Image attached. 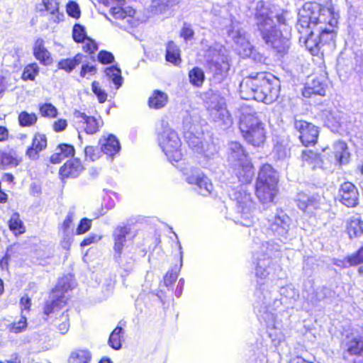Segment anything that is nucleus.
<instances>
[{"label": "nucleus", "mask_w": 363, "mask_h": 363, "mask_svg": "<svg viewBox=\"0 0 363 363\" xmlns=\"http://www.w3.org/2000/svg\"><path fill=\"white\" fill-rule=\"evenodd\" d=\"M249 157L246 150L239 142H231L228 151V160L236 163Z\"/></svg>", "instance_id": "cd10ccee"}, {"label": "nucleus", "mask_w": 363, "mask_h": 363, "mask_svg": "<svg viewBox=\"0 0 363 363\" xmlns=\"http://www.w3.org/2000/svg\"><path fill=\"white\" fill-rule=\"evenodd\" d=\"M130 233L128 225H120L116 228L113 237V250L120 257L126 242V236Z\"/></svg>", "instance_id": "aec40b11"}, {"label": "nucleus", "mask_w": 363, "mask_h": 363, "mask_svg": "<svg viewBox=\"0 0 363 363\" xmlns=\"http://www.w3.org/2000/svg\"><path fill=\"white\" fill-rule=\"evenodd\" d=\"M92 220L88 218H82L76 228V235H82L87 233L91 228Z\"/></svg>", "instance_id": "864d4df0"}, {"label": "nucleus", "mask_w": 363, "mask_h": 363, "mask_svg": "<svg viewBox=\"0 0 363 363\" xmlns=\"http://www.w3.org/2000/svg\"><path fill=\"white\" fill-rule=\"evenodd\" d=\"M12 245L6 247L3 256L0 258V269L1 271H8L11 260Z\"/></svg>", "instance_id": "3c124183"}, {"label": "nucleus", "mask_w": 363, "mask_h": 363, "mask_svg": "<svg viewBox=\"0 0 363 363\" xmlns=\"http://www.w3.org/2000/svg\"><path fill=\"white\" fill-rule=\"evenodd\" d=\"M91 352L86 347H78L72 350L67 358V363H91Z\"/></svg>", "instance_id": "b1692460"}, {"label": "nucleus", "mask_w": 363, "mask_h": 363, "mask_svg": "<svg viewBox=\"0 0 363 363\" xmlns=\"http://www.w3.org/2000/svg\"><path fill=\"white\" fill-rule=\"evenodd\" d=\"M68 312L69 308H67L58 317H55L54 319V325L61 335L66 334L70 327V319Z\"/></svg>", "instance_id": "c9c22d12"}, {"label": "nucleus", "mask_w": 363, "mask_h": 363, "mask_svg": "<svg viewBox=\"0 0 363 363\" xmlns=\"http://www.w3.org/2000/svg\"><path fill=\"white\" fill-rule=\"evenodd\" d=\"M40 74V67L36 62L26 65L21 74V79L23 82H35Z\"/></svg>", "instance_id": "f704fd0d"}, {"label": "nucleus", "mask_w": 363, "mask_h": 363, "mask_svg": "<svg viewBox=\"0 0 363 363\" xmlns=\"http://www.w3.org/2000/svg\"><path fill=\"white\" fill-rule=\"evenodd\" d=\"M85 169L84 164L78 157L67 160L59 169V178L64 182L68 179L77 178Z\"/></svg>", "instance_id": "9b49d317"}, {"label": "nucleus", "mask_w": 363, "mask_h": 363, "mask_svg": "<svg viewBox=\"0 0 363 363\" xmlns=\"http://www.w3.org/2000/svg\"><path fill=\"white\" fill-rule=\"evenodd\" d=\"M43 11L48 12L52 16L54 23H59L62 21L64 15L60 12L59 3L54 0H42Z\"/></svg>", "instance_id": "2f4dec72"}, {"label": "nucleus", "mask_w": 363, "mask_h": 363, "mask_svg": "<svg viewBox=\"0 0 363 363\" xmlns=\"http://www.w3.org/2000/svg\"><path fill=\"white\" fill-rule=\"evenodd\" d=\"M287 219L286 215H276L269 224V230L274 236H284L289 231V225Z\"/></svg>", "instance_id": "412c9836"}, {"label": "nucleus", "mask_w": 363, "mask_h": 363, "mask_svg": "<svg viewBox=\"0 0 363 363\" xmlns=\"http://www.w3.org/2000/svg\"><path fill=\"white\" fill-rule=\"evenodd\" d=\"M38 118L35 113H28L26 111L20 112L18 115V123L20 127L28 128L37 124Z\"/></svg>", "instance_id": "e433bc0d"}, {"label": "nucleus", "mask_w": 363, "mask_h": 363, "mask_svg": "<svg viewBox=\"0 0 363 363\" xmlns=\"http://www.w3.org/2000/svg\"><path fill=\"white\" fill-rule=\"evenodd\" d=\"M340 202L348 207L354 208L359 205V193L357 187L351 182H345L338 189Z\"/></svg>", "instance_id": "9d476101"}, {"label": "nucleus", "mask_w": 363, "mask_h": 363, "mask_svg": "<svg viewBox=\"0 0 363 363\" xmlns=\"http://www.w3.org/2000/svg\"><path fill=\"white\" fill-rule=\"evenodd\" d=\"M67 127V121L64 118H59L52 124V128L55 133L64 131Z\"/></svg>", "instance_id": "052dcab7"}, {"label": "nucleus", "mask_w": 363, "mask_h": 363, "mask_svg": "<svg viewBox=\"0 0 363 363\" xmlns=\"http://www.w3.org/2000/svg\"><path fill=\"white\" fill-rule=\"evenodd\" d=\"M345 262L348 266H357L363 263V245L353 254L347 256Z\"/></svg>", "instance_id": "a18cd8bd"}, {"label": "nucleus", "mask_w": 363, "mask_h": 363, "mask_svg": "<svg viewBox=\"0 0 363 363\" xmlns=\"http://www.w3.org/2000/svg\"><path fill=\"white\" fill-rule=\"evenodd\" d=\"M233 172L241 184H250L255 176V167L250 157L235 163Z\"/></svg>", "instance_id": "ddd939ff"}, {"label": "nucleus", "mask_w": 363, "mask_h": 363, "mask_svg": "<svg viewBox=\"0 0 363 363\" xmlns=\"http://www.w3.org/2000/svg\"><path fill=\"white\" fill-rule=\"evenodd\" d=\"M48 147V138L44 133L36 132L33 134L30 145L26 149V156L30 160H38L40 153Z\"/></svg>", "instance_id": "f8f14e48"}, {"label": "nucleus", "mask_w": 363, "mask_h": 363, "mask_svg": "<svg viewBox=\"0 0 363 363\" xmlns=\"http://www.w3.org/2000/svg\"><path fill=\"white\" fill-rule=\"evenodd\" d=\"M182 0H153L151 9L155 13H164L170 8L177 6Z\"/></svg>", "instance_id": "473e14b6"}, {"label": "nucleus", "mask_w": 363, "mask_h": 363, "mask_svg": "<svg viewBox=\"0 0 363 363\" xmlns=\"http://www.w3.org/2000/svg\"><path fill=\"white\" fill-rule=\"evenodd\" d=\"M66 12L67 15L74 19H78L81 16V10L78 4L74 1H69L66 5Z\"/></svg>", "instance_id": "8fccbe9b"}, {"label": "nucleus", "mask_w": 363, "mask_h": 363, "mask_svg": "<svg viewBox=\"0 0 363 363\" xmlns=\"http://www.w3.org/2000/svg\"><path fill=\"white\" fill-rule=\"evenodd\" d=\"M110 13L117 19H124L127 16L126 11L121 6L112 7L110 9Z\"/></svg>", "instance_id": "e2e57ef3"}, {"label": "nucleus", "mask_w": 363, "mask_h": 363, "mask_svg": "<svg viewBox=\"0 0 363 363\" xmlns=\"http://www.w3.org/2000/svg\"><path fill=\"white\" fill-rule=\"evenodd\" d=\"M57 152L50 157V162L53 164H60L62 160L67 158H74L76 150L72 145L68 143H60L56 148Z\"/></svg>", "instance_id": "f3484780"}, {"label": "nucleus", "mask_w": 363, "mask_h": 363, "mask_svg": "<svg viewBox=\"0 0 363 363\" xmlns=\"http://www.w3.org/2000/svg\"><path fill=\"white\" fill-rule=\"evenodd\" d=\"M91 91L96 96L97 100L99 104H104L107 101L108 94L107 92L102 89L100 84L97 81H94L91 82Z\"/></svg>", "instance_id": "49530a36"}, {"label": "nucleus", "mask_w": 363, "mask_h": 363, "mask_svg": "<svg viewBox=\"0 0 363 363\" xmlns=\"http://www.w3.org/2000/svg\"><path fill=\"white\" fill-rule=\"evenodd\" d=\"M346 230L350 238H357L363 234V220L358 218L348 220Z\"/></svg>", "instance_id": "72a5a7b5"}, {"label": "nucleus", "mask_w": 363, "mask_h": 363, "mask_svg": "<svg viewBox=\"0 0 363 363\" xmlns=\"http://www.w3.org/2000/svg\"><path fill=\"white\" fill-rule=\"evenodd\" d=\"M84 152L85 160L94 162L100 157V152L96 147L91 145L86 146Z\"/></svg>", "instance_id": "5fc2aeb1"}, {"label": "nucleus", "mask_w": 363, "mask_h": 363, "mask_svg": "<svg viewBox=\"0 0 363 363\" xmlns=\"http://www.w3.org/2000/svg\"><path fill=\"white\" fill-rule=\"evenodd\" d=\"M279 178L277 171L269 164H263L255 183V195L262 203L274 201L279 194Z\"/></svg>", "instance_id": "39448f33"}, {"label": "nucleus", "mask_w": 363, "mask_h": 363, "mask_svg": "<svg viewBox=\"0 0 363 363\" xmlns=\"http://www.w3.org/2000/svg\"><path fill=\"white\" fill-rule=\"evenodd\" d=\"M179 36L182 38L185 41L193 39L194 36V30L192 29L190 25L184 23L182 26Z\"/></svg>", "instance_id": "4d7b16f0"}, {"label": "nucleus", "mask_w": 363, "mask_h": 363, "mask_svg": "<svg viewBox=\"0 0 363 363\" xmlns=\"http://www.w3.org/2000/svg\"><path fill=\"white\" fill-rule=\"evenodd\" d=\"M33 55L41 65L49 66L53 62L52 54L45 47V42L41 38H37L34 42Z\"/></svg>", "instance_id": "2eb2a0df"}, {"label": "nucleus", "mask_w": 363, "mask_h": 363, "mask_svg": "<svg viewBox=\"0 0 363 363\" xmlns=\"http://www.w3.org/2000/svg\"><path fill=\"white\" fill-rule=\"evenodd\" d=\"M72 36L73 40L76 43H80L86 40L89 36L87 35L85 27L79 23H75L73 26Z\"/></svg>", "instance_id": "c03bdc74"}, {"label": "nucleus", "mask_w": 363, "mask_h": 363, "mask_svg": "<svg viewBox=\"0 0 363 363\" xmlns=\"http://www.w3.org/2000/svg\"><path fill=\"white\" fill-rule=\"evenodd\" d=\"M22 157L13 150L0 152V169L16 167L22 162Z\"/></svg>", "instance_id": "5701e85b"}, {"label": "nucleus", "mask_w": 363, "mask_h": 363, "mask_svg": "<svg viewBox=\"0 0 363 363\" xmlns=\"http://www.w3.org/2000/svg\"><path fill=\"white\" fill-rule=\"evenodd\" d=\"M162 130L157 133L158 144L170 162H179L183 158L182 142L179 134L168 122H161Z\"/></svg>", "instance_id": "423d86ee"}, {"label": "nucleus", "mask_w": 363, "mask_h": 363, "mask_svg": "<svg viewBox=\"0 0 363 363\" xmlns=\"http://www.w3.org/2000/svg\"><path fill=\"white\" fill-rule=\"evenodd\" d=\"M99 144L100 145L101 151L111 158L118 154L121 150L120 142L113 134L101 137Z\"/></svg>", "instance_id": "dca6fc26"}, {"label": "nucleus", "mask_w": 363, "mask_h": 363, "mask_svg": "<svg viewBox=\"0 0 363 363\" xmlns=\"http://www.w3.org/2000/svg\"><path fill=\"white\" fill-rule=\"evenodd\" d=\"M330 156L339 165L347 164L350 162V153L347 143L343 141L335 142L330 152Z\"/></svg>", "instance_id": "a211bd4d"}, {"label": "nucleus", "mask_w": 363, "mask_h": 363, "mask_svg": "<svg viewBox=\"0 0 363 363\" xmlns=\"http://www.w3.org/2000/svg\"><path fill=\"white\" fill-rule=\"evenodd\" d=\"M301 159L304 164L310 165L313 169L320 167L323 163L320 154L317 153L312 150H303Z\"/></svg>", "instance_id": "7c9ffc66"}, {"label": "nucleus", "mask_w": 363, "mask_h": 363, "mask_svg": "<svg viewBox=\"0 0 363 363\" xmlns=\"http://www.w3.org/2000/svg\"><path fill=\"white\" fill-rule=\"evenodd\" d=\"M97 60L102 65H109L114 62L115 57L112 52L101 50L97 54Z\"/></svg>", "instance_id": "603ef678"}, {"label": "nucleus", "mask_w": 363, "mask_h": 363, "mask_svg": "<svg viewBox=\"0 0 363 363\" xmlns=\"http://www.w3.org/2000/svg\"><path fill=\"white\" fill-rule=\"evenodd\" d=\"M178 278V273L176 271H168L164 276V283L166 286H172Z\"/></svg>", "instance_id": "13d9d810"}, {"label": "nucleus", "mask_w": 363, "mask_h": 363, "mask_svg": "<svg viewBox=\"0 0 363 363\" xmlns=\"http://www.w3.org/2000/svg\"><path fill=\"white\" fill-rule=\"evenodd\" d=\"M96 72L97 69L95 65L86 63L82 65L79 75L82 78H84L86 74H89L91 75H94Z\"/></svg>", "instance_id": "bf43d9fd"}, {"label": "nucleus", "mask_w": 363, "mask_h": 363, "mask_svg": "<svg viewBox=\"0 0 363 363\" xmlns=\"http://www.w3.org/2000/svg\"><path fill=\"white\" fill-rule=\"evenodd\" d=\"M165 60L174 66L182 63L181 50L172 40H169L166 45Z\"/></svg>", "instance_id": "bb28decb"}, {"label": "nucleus", "mask_w": 363, "mask_h": 363, "mask_svg": "<svg viewBox=\"0 0 363 363\" xmlns=\"http://www.w3.org/2000/svg\"><path fill=\"white\" fill-rule=\"evenodd\" d=\"M168 95L159 89L154 90L147 100L150 109L159 110L164 108L168 103Z\"/></svg>", "instance_id": "393cba45"}, {"label": "nucleus", "mask_w": 363, "mask_h": 363, "mask_svg": "<svg viewBox=\"0 0 363 363\" xmlns=\"http://www.w3.org/2000/svg\"><path fill=\"white\" fill-rule=\"evenodd\" d=\"M189 82L195 87H201L205 81L204 72L199 67H194L188 73Z\"/></svg>", "instance_id": "4c0bfd02"}, {"label": "nucleus", "mask_w": 363, "mask_h": 363, "mask_svg": "<svg viewBox=\"0 0 363 363\" xmlns=\"http://www.w3.org/2000/svg\"><path fill=\"white\" fill-rule=\"evenodd\" d=\"M235 200L237 202L238 206L245 211L248 209L252 203L251 194L245 191H237L234 194Z\"/></svg>", "instance_id": "ea45409f"}, {"label": "nucleus", "mask_w": 363, "mask_h": 363, "mask_svg": "<svg viewBox=\"0 0 363 363\" xmlns=\"http://www.w3.org/2000/svg\"><path fill=\"white\" fill-rule=\"evenodd\" d=\"M74 123L76 128L83 130L88 135H94L100 130L103 125L101 117L87 116L84 112L74 110L73 112Z\"/></svg>", "instance_id": "1a4fd4ad"}, {"label": "nucleus", "mask_w": 363, "mask_h": 363, "mask_svg": "<svg viewBox=\"0 0 363 363\" xmlns=\"http://www.w3.org/2000/svg\"><path fill=\"white\" fill-rule=\"evenodd\" d=\"M325 94V86L318 78H314L311 84L304 87L303 95L305 97H311L312 95L324 96Z\"/></svg>", "instance_id": "c756f323"}, {"label": "nucleus", "mask_w": 363, "mask_h": 363, "mask_svg": "<svg viewBox=\"0 0 363 363\" xmlns=\"http://www.w3.org/2000/svg\"><path fill=\"white\" fill-rule=\"evenodd\" d=\"M82 50L89 56L92 57L98 50V45L96 41L90 37L86 38L82 43Z\"/></svg>", "instance_id": "09e8293b"}, {"label": "nucleus", "mask_w": 363, "mask_h": 363, "mask_svg": "<svg viewBox=\"0 0 363 363\" xmlns=\"http://www.w3.org/2000/svg\"><path fill=\"white\" fill-rule=\"evenodd\" d=\"M280 82L278 77L269 72L252 73L245 77L240 84V92L265 104H271L279 96Z\"/></svg>", "instance_id": "f03ea898"}, {"label": "nucleus", "mask_w": 363, "mask_h": 363, "mask_svg": "<svg viewBox=\"0 0 363 363\" xmlns=\"http://www.w3.org/2000/svg\"><path fill=\"white\" fill-rule=\"evenodd\" d=\"M101 239V237L96 234H90L84 238L80 242V247H84L91 244L97 242Z\"/></svg>", "instance_id": "680f3d73"}, {"label": "nucleus", "mask_w": 363, "mask_h": 363, "mask_svg": "<svg viewBox=\"0 0 363 363\" xmlns=\"http://www.w3.org/2000/svg\"><path fill=\"white\" fill-rule=\"evenodd\" d=\"M123 337V328L121 326L116 327L109 335L108 344L110 347L116 350L121 349Z\"/></svg>", "instance_id": "a19ab883"}, {"label": "nucleus", "mask_w": 363, "mask_h": 363, "mask_svg": "<svg viewBox=\"0 0 363 363\" xmlns=\"http://www.w3.org/2000/svg\"><path fill=\"white\" fill-rule=\"evenodd\" d=\"M295 201L298 208L304 212H310L318 208L317 200L304 192L298 193Z\"/></svg>", "instance_id": "4be33fe9"}, {"label": "nucleus", "mask_w": 363, "mask_h": 363, "mask_svg": "<svg viewBox=\"0 0 363 363\" xmlns=\"http://www.w3.org/2000/svg\"><path fill=\"white\" fill-rule=\"evenodd\" d=\"M362 333L354 335L352 333L345 336L343 342L345 353L351 357H360L363 354V325L361 326Z\"/></svg>", "instance_id": "4468645a"}, {"label": "nucleus", "mask_w": 363, "mask_h": 363, "mask_svg": "<svg viewBox=\"0 0 363 363\" xmlns=\"http://www.w3.org/2000/svg\"><path fill=\"white\" fill-rule=\"evenodd\" d=\"M273 13L263 2L257 5L255 18L257 30L264 41L279 57L288 52L289 40L284 37L280 30L273 24Z\"/></svg>", "instance_id": "7ed1b4c3"}, {"label": "nucleus", "mask_w": 363, "mask_h": 363, "mask_svg": "<svg viewBox=\"0 0 363 363\" xmlns=\"http://www.w3.org/2000/svg\"><path fill=\"white\" fill-rule=\"evenodd\" d=\"M83 57L84 55L82 53H77L73 57L61 59L58 61L57 67L58 69L70 73L82 62Z\"/></svg>", "instance_id": "c85d7f7f"}, {"label": "nucleus", "mask_w": 363, "mask_h": 363, "mask_svg": "<svg viewBox=\"0 0 363 363\" xmlns=\"http://www.w3.org/2000/svg\"><path fill=\"white\" fill-rule=\"evenodd\" d=\"M67 288L61 284H57L50 291V300L44 303L43 313L49 316L59 312L68 305L69 296Z\"/></svg>", "instance_id": "0eeeda50"}, {"label": "nucleus", "mask_w": 363, "mask_h": 363, "mask_svg": "<svg viewBox=\"0 0 363 363\" xmlns=\"http://www.w3.org/2000/svg\"><path fill=\"white\" fill-rule=\"evenodd\" d=\"M287 11L281 9L279 13H276L274 18L277 20L278 26H286L287 24Z\"/></svg>", "instance_id": "0e129e2a"}, {"label": "nucleus", "mask_w": 363, "mask_h": 363, "mask_svg": "<svg viewBox=\"0 0 363 363\" xmlns=\"http://www.w3.org/2000/svg\"><path fill=\"white\" fill-rule=\"evenodd\" d=\"M6 363H21V359L17 354H13L11 359L6 360Z\"/></svg>", "instance_id": "774afa93"}, {"label": "nucleus", "mask_w": 363, "mask_h": 363, "mask_svg": "<svg viewBox=\"0 0 363 363\" xmlns=\"http://www.w3.org/2000/svg\"><path fill=\"white\" fill-rule=\"evenodd\" d=\"M9 230L15 237L21 236L26 232V227L18 212H13L7 222Z\"/></svg>", "instance_id": "a878e982"}, {"label": "nucleus", "mask_w": 363, "mask_h": 363, "mask_svg": "<svg viewBox=\"0 0 363 363\" xmlns=\"http://www.w3.org/2000/svg\"><path fill=\"white\" fill-rule=\"evenodd\" d=\"M75 213L73 211H69L67 213L65 219L59 225V230L63 233H67L74 224L75 220Z\"/></svg>", "instance_id": "de8ad7c7"}, {"label": "nucleus", "mask_w": 363, "mask_h": 363, "mask_svg": "<svg viewBox=\"0 0 363 363\" xmlns=\"http://www.w3.org/2000/svg\"><path fill=\"white\" fill-rule=\"evenodd\" d=\"M38 110L42 117L55 118L58 115L57 108L51 103H43L38 105Z\"/></svg>", "instance_id": "37998d69"}, {"label": "nucleus", "mask_w": 363, "mask_h": 363, "mask_svg": "<svg viewBox=\"0 0 363 363\" xmlns=\"http://www.w3.org/2000/svg\"><path fill=\"white\" fill-rule=\"evenodd\" d=\"M9 129L4 125H0V143H4L10 139Z\"/></svg>", "instance_id": "69168bd1"}, {"label": "nucleus", "mask_w": 363, "mask_h": 363, "mask_svg": "<svg viewBox=\"0 0 363 363\" xmlns=\"http://www.w3.org/2000/svg\"><path fill=\"white\" fill-rule=\"evenodd\" d=\"M186 180L189 184L196 185L199 193L204 196L210 195L213 191V184L204 174L190 175Z\"/></svg>", "instance_id": "6ab92c4d"}, {"label": "nucleus", "mask_w": 363, "mask_h": 363, "mask_svg": "<svg viewBox=\"0 0 363 363\" xmlns=\"http://www.w3.org/2000/svg\"><path fill=\"white\" fill-rule=\"evenodd\" d=\"M337 3L338 0L308 1L298 12V29L301 33L308 31L304 45L312 55H323V48L335 41L340 19Z\"/></svg>", "instance_id": "f257e3e1"}, {"label": "nucleus", "mask_w": 363, "mask_h": 363, "mask_svg": "<svg viewBox=\"0 0 363 363\" xmlns=\"http://www.w3.org/2000/svg\"><path fill=\"white\" fill-rule=\"evenodd\" d=\"M104 72L107 78L111 81L116 89H118L123 84L121 70L116 66L113 65L106 67Z\"/></svg>", "instance_id": "58836bf2"}, {"label": "nucleus", "mask_w": 363, "mask_h": 363, "mask_svg": "<svg viewBox=\"0 0 363 363\" xmlns=\"http://www.w3.org/2000/svg\"><path fill=\"white\" fill-rule=\"evenodd\" d=\"M289 363H314L311 361H308L305 359L304 358L297 356L293 359H291Z\"/></svg>", "instance_id": "338daca9"}, {"label": "nucleus", "mask_w": 363, "mask_h": 363, "mask_svg": "<svg viewBox=\"0 0 363 363\" xmlns=\"http://www.w3.org/2000/svg\"><path fill=\"white\" fill-rule=\"evenodd\" d=\"M28 328V320L25 315H21L18 321H13L6 327L11 333L18 334L26 331Z\"/></svg>", "instance_id": "79ce46f5"}, {"label": "nucleus", "mask_w": 363, "mask_h": 363, "mask_svg": "<svg viewBox=\"0 0 363 363\" xmlns=\"http://www.w3.org/2000/svg\"><path fill=\"white\" fill-rule=\"evenodd\" d=\"M238 129L244 140L255 147H263L267 140L266 125L255 112L240 115Z\"/></svg>", "instance_id": "20e7f679"}, {"label": "nucleus", "mask_w": 363, "mask_h": 363, "mask_svg": "<svg viewBox=\"0 0 363 363\" xmlns=\"http://www.w3.org/2000/svg\"><path fill=\"white\" fill-rule=\"evenodd\" d=\"M295 130L298 133V139L304 147L315 146L318 143L320 134L319 128L304 120H295Z\"/></svg>", "instance_id": "6e6552de"}, {"label": "nucleus", "mask_w": 363, "mask_h": 363, "mask_svg": "<svg viewBox=\"0 0 363 363\" xmlns=\"http://www.w3.org/2000/svg\"><path fill=\"white\" fill-rule=\"evenodd\" d=\"M21 315H23V312L29 313L31 310L32 303L31 298L28 294H24L19 301Z\"/></svg>", "instance_id": "6e6d98bb"}]
</instances>
